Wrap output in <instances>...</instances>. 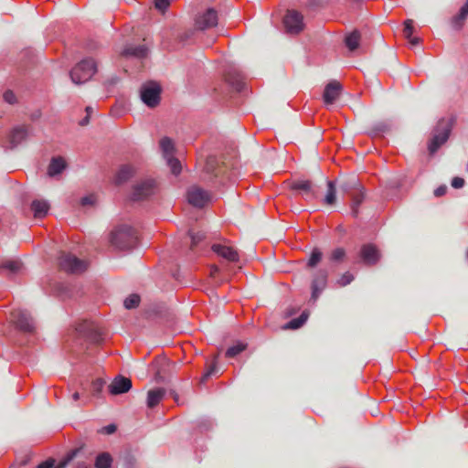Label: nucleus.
Segmentation results:
<instances>
[{"mask_svg":"<svg viewBox=\"0 0 468 468\" xmlns=\"http://www.w3.org/2000/svg\"><path fill=\"white\" fill-rule=\"evenodd\" d=\"M0 268L8 271L11 274H16L23 269V264L20 261H5L1 263Z\"/></svg>","mask_w":468,"mask_h":468,"instance_id":"c756f323","label":"nucleus"},{"mask_svg":"<svg viewBox=\"0 0 468 468\" xmlns=\"http://www.w3.org/2000/svg\"><path fill=\"white\" fill-rule=\"evenodd\" d=\"M187 200L196 207H203L210 200V195L203 188L193 186L187 191Z\"/></svg>","mask_w":468,"mask_h":468,"instance_id":"9d476101","label":"nucleus"},{"mask_svg":"<svg viewBox=\"0 0 468 468\" xmlns=\"http://www.w3.org/2000/svg\"><path fill=\"white\" fill-rule=\"evenodd\" d=\"M85 112H86V113H87L89 116H90V115H91V113L93 112V109H92L90 106H88V107H86Z\"/></svg>","mask_w":468,"mask_h":468,"instance_id":"6e6d98bb","label":"nucleus"},{"mask_svg":"<svg viewBox=\"0 0 468 468\" xmlns=\"http://www.w3.org/2000/svg\"><path fill=\"white\" fill-rule=\"evenodd\" d=\"M413 32H414V21L412 19L405 20L403 35L412 46H416L420 42V38L417 37H412Z\"/></svg>","mask_w":468,"mask_h":468,"instance_id":"393cba45","label":"nucleus"},{"mask_svg":"<svg viewBox=\"0 0 468 468\" xmlns=\"http://www.w3.org/2000/svg\"><path fill=\"white\" fill-rule=\"evenodd\" d=\"M247 347L246 344L243 343H238L230 347H229L226 351V356L227 357H235L237 355L244 351Z\"/></svg>","mask_w":468,"mask_h":468,"instance_id":"c9c22d12","label":"nucleus"},{"mask_svg":"<svg viewBox=\"0 0 468 468\" xmlns=\"http://www.w3.org/2000/svg\"><path fill=\"white\" fill-rule=\"evenodd\" d=\"M456 123V117L450 115L440 119L434 127L429 146H441L444 144Z\"/></svg>","mask_w":468,"mask_h":468,"instance_id":"f03ea898","label":"nucleus"},{"mask_svg":"<svg viewBox=\"0 0 468 468\" xmlns=\"http://www.w3.org/2000/svg\"><path fill=\"white\" fill-rule=\"evenodd\" d=\"M161 91V86L157 82L148 81L141 86L140 97L149 108H155L160 103Z\"/></svg>","mask_w":468,"mask_h":468,"instance_id":"20e7f679","label":"nucleus"},{"mask_svg":"<svg viewBox=\"0 0 468 468\" xmlns=\"http://www.w3.org/2000/svg\"><path fill=\"white\" fill-rule=\"evenodd\" d=\"M286 31L291 34H298L303 29V16L295 10H289L283 18Z\"/></svg>","mask_w":468,"mask_h":468,"instance_id":"423d86ee","label":"nucleus"},{"mask_svg":"<svg viewBox=\"0 0 468 468\" xmlns=\"http://www.w3.org/2000/svg\"><path fill=\"white\" fill-rule=\"evenodd\" d=\"M12 319L16 328L24 333H33L35 324L28 313L22 310H16L12 313Z\"/></svg>","mask_w":468,"mask_h":468,"instance_id":"0eeeda50","label":"nucleus"},{"mask_svg":"<svg viewBox=\"0 0 468 468\" xmlns=\"http://www.w3.org/2000/svg\"><path fill=\"white\" fill-rule=\"evenodd\" d=\"M104 380L97 378L92 382V390L94 393H100L104 386Z\"/></svg>","mask_w":468,"mask_h":468,"instance_id":"a18cd8bd","label":"nucleus"},{"mask_svg":"<svg viewBox=\"0 0 468 468\" xmlns=\"http://www.w3.org/2000/svg\"><path fill=\"white\" fill-rule=\"evenodd\" d=\"M110 241L118 250H131L137 244V232L128 225H122L111 233Z\"/></svg>","mask_w":468,"mask_h":468,"instance_id":"f257e3e1","label":"nucleus"},{"mask_svg":"<svg viewBox=\"0 0 468 468\" xmlns=\"http://www.w3.org/2000/svg\"><path fill=\"white\" fill-rule=\"evenodd\" d=\"M380 252L376 245L367 243L362 245L359 251V257L367 265H375L380 260Z\"/></svg>","mask_w":468,"mask_h":468,"instance_id":"9b49d317","label":"nucleus"},{"mask_svg":"<svg viewBox=\"0 0 468 468\" xmlns=\"http://www.w3.org/2000/svg\"><path fill=\"white\" fill-rule=\"evenodd\" d=\"M292 190L302 192L306 200H312L317 197V193L314 189V185L310 180H298L294 181L292 186Z\"/></svg>","mask_w":468,"mask_h":468,"instance_id":"4468645a","label":"nucleus"},{"mask_svg":"<svg viewBox=\"0 0 468 468\" xmlns=\"http://www.w3.org/2000/svg\"><path fill=\"white\" fill-rule=\"evenodd\" d=\"M218 371L216 365H211L208 369L204 373V375L201 378V381L205 382L208 378H210L212 375H214Z\"/></svg>","mask_w":468,"mask_h":468,"instance_id":"c03bdc74","label":"nucleus"},{"mask_svg":"<svg viewBox=\"0 0 468 468\" xmlns=\"http://www.w3.org/2000/svg\"><path fill=\"white\" fill-rule=\"evenodd\" d=\"M140 296L138 294H131L124 300V307L126 309H133L139 305Z\"/></svg>","mask_w":468,"mask_h":468,"instance_id":"4c0bfd02","label":"nucleus"},{"mask_svg":"<svg viewBox=\"0 0 468 468\" xmlns=\"http://www.w3.org/2000/svg\"><path fill=\"white\" fill-rule=\"evenodd\" d=\"M156 183L153 179H146L133 186L132 193V199L134 201H140L147 198L154 193Z\"/></svg>","mask_w":468,"mask_h":468,"instance_id":"1a4fd4ad","label":"nucleus"},{"mask_svg":"<svg viewBox=\"0 0 468 468\" xmlns=\"http://www.w3.org/2000/svg\"><path fill=\"white\" fill-rule=\"evenodd\" d=\"M49 204L48 201L43 199L34 200L31 204V209L34 213V217L37 218H42L46 217L49 210Z\"/></svg>","mask_w":468,"mask_h":468,"instance_id":"b1692460","label":"nucleus"},{"mask_svg":"<svg viewBox=\"0 0 468 468\" xmlns=\"http://www.w3.org/2000/svg\"><path fill=\"white\" fill-rule=\"evenodd\" d=\"M329 1L330 0H310L308 5L311 7H321L327 5Z\"/></svg>","mask_w":468,"mask_h":468,"instance_id":"49530a36","label":"nucleus"},{"mask_svg":"<svg viewBox=\"0 0 468 468\" xmlns=\"http://www.w3.org/2000/svg\"><path fill=\"white\" fill-rule=\"evenodd\" d=\"M218 21V12L214 8H207L196 17L195 26L199 30H206L216 27Z\"/></svg>","mask_w":468,"mask_h":468,"instance_id":"6e6552de","label":"nucleus"},{"mask_svg":"<svg viewBox=\"0 0 468 468\" xmlns=\"http://www.w3.org/2000/svg\"><path fill=\"white\" fill-rule=\"evenodd\" d=\"M361 35L358 30H354L350 34H348L345 38V43L346 48L350 51H355L357 49L360 44Z\"/></svg>","mask_w":468,"mask_h":468,"instance_id":"bb28decb","label":"nucleus"},{"mask_svg":"<svg viewBox=\"0 0 468 468\" xmlns=\"http://www.w3.org/2000/svg\"><path fill=\"white\" fill-rule=\"evenodd\" d=\"M226 80L230 83L235 90L240 91L244 86V83L240 76L236 72H229L226 75Z\"/></svg>","mask_w":468,"mask_h":468,"instance_id":"2f4dec72","label":"nucleus"},{"mask_svg":"<svg viewBox=\"0 0 468 468\" xmlns=\"http://www.w3.org/2000/svg\"><path fill=\"white\" fill-rule=\"evenodd\" d=\"M327 271L320 270L316 272L312 282V299L316 301L321 292L325 288L327 283Z\"/></svg>","mask_w":468,"mask_h":468,"instance_id":"2eb2a0df","label":"nucleus"},{"mask_svg":"<svg viewBox=\"0 0 468 468\" xmlns=\"http://www.w3.org/2000/svg\"><path fill=\"white\" fill-rule=\"evenodd\" d=\"M354 275L351 272L346 271L336 281V284L340 287H345L350 284L354 281Z\"/></svg>","mask_w":468,"mask_h":468,"instance_id":"58836bf2","label":"nucleus"},{"mask_svg":"<svg viewBox=\"0 0 468 468\" xmlns=\"http://www.w3.org/2000/svg\"><path fill=\"white\" fill-rule=\"evenodd\" d=\"M218 271V268L214 266L211 268V275L214 276Z\"/></svg>","mask_w":468,"mask_h":468,"instance_id":"4d7b16f0","label":"nucleus"},{"mask_svg":"<svg viewBox=\"0 0 468 468\" xmlns=\"http://www.w3.org/2000/svg\"><path fill=\"white\" fill-rule=\"evenodd\" d=\"M112 459L108 452L100 453L95 460L96 468H111Z\"/></svg>","mask_w":468,"mask_h":468,"instance_id":"7c9ffc66","label":"nucleus"},{"mask_svg":"<svg viewBox=\"0 0 468 468\" xmlns=\"http://www.w3.org/2000/svg\"><path fill=\"white\" fill-rule=\"evenodd\" d=\"M122 56L144 58L147 55V48L144 46H129L122 51Z\"/></svg>","mask_w":468,"mask_h":468,"instance_id":"cd10ccee","label":"nucleus"},{"mask_svg":"<svg viewBox=\"0 0 468 468\" xmlns=\"http://www.w3.org/2000/svg\"><path fill=\"white\" fill-rule=\"evenodd\" d=\"M308 314L303 312L299 317L292 319L286 325V329H298L300 328L307 320Z\"/></svg>","mask_w":468,"mask_h":468,"instance_id":"473e14b6","label":"nucleus"},{"mask_svg":"<svg viewBox=\"0 0 468 468\" xmlns=\"http://www.w3.org/2000/svg\"><path fill=\"white\" fill-rule=\"evenodd\" d=\"M135 173L134 168L130 165H123L120 167L119 171L117 172L114 183L116 185H122L128 181Z\"/></svg>","mask_w":468,"mask_h":468,"instance_id":"4be33fe9","label":"nucleus"},{"mask_svg":"<svg viewBox=\"0 0 468 468\" xmlns=\"http://www.w3.org/2000/svg\"><path fill=\"white\" fill-rule=\"evenodd\" d=\"M223 165L224 162L221 159L209 154L205 160L203 171L210 177H216L222 173Z\"/></svg>","mask_w":468,"mask_h":468,"instance_id":"f8f14e48","label":"nucleus"},{"mask_svg":"<svg viewBox=\"0 0 468 468\" xmlns=\"http://www.w3.org/2000/svg\"><path fill=\"white\" fill-rule=\"evenodd\" d=\"M94 202H95V197L93 195L84 197L80 199V204L82 206L92 205Z\"/></svg>","mask_w":468,"mask_h":468,"instance_id":"09e8293b","label":"nucleus"},{"mask_svg":"<svg viewBox=\"0 0 468 468\" xmlns=\"http://www.w3.org/2000/svg\"><path fill=\"white\" fill-rule=\"evenodd\" d=\"M446 189H447L446 186H440L437 189H435L434 195L436 197H441L446 193Z\"/></svg>","mask_w":468,"mask_h":468,"instance_id":"603ef678","label":"nucleus"},{"mask_svg":"<svg viewBox=\"0 0 468 468\" xmlns=\"http://www.w3.org/2000/svg\"><path fill=\"white\" fill-rule=\"evenodd\" d=\"M346 250L344 248H336L333 250L329 255V261L333 262H342L346 259Z\"/></svg>","mask_w":468,"mask_h":468,"instance_id":"72a5a7b5","label":"nucleus"},{"mask_svg":"<svg viewBox=\"0 0 468 468\" xmlns=\"http://www.w3.org/2000/svg\"><path fill=\"white\" fill-rule=\"evenodd\" d=\"M322 257H323V253L321 252L320 250L318 249H314L311 255H310V258L308 260V267H311V268H314L322 260Z\"/></svg>","mask_w":468,"mask_h":468,"instance_id":"e433bc0d","label":"nucleus"},{"mask_svg":"<svg viewBox=\"0 0 468 468\" xmlns=\"http://www.w3.org/2000/svg\"><path fill=\"white\" fill-rule=\"evenodd\" d=\"M133 387L132 380L123 376H117L109 385V392L112 395H119L128 392Z\"/></svg>","mask_w":468,"mask_h":468,"instance_id":"ddd939ff","label":"nucleus"},{"mask_svg":"<svg viewBox=\"0 0 468 468\" xmlns=\"http://www.w3.org/2000/svg\"><path fill=\"white\" fill-rule=\"evenodd\" d=\"M189 236L191 238V250L205 239V234L203 232H189Z\"/></svg>","mask_w":468,"mask_h":468,"instance_id":"ea45409f","label":"nucleus"},{"mask_svg":"<svg viewBox=\"0 0 468 468\" xmlns=\"http://www.w3.org/2000/svg\"><path fill=\"white\" fill-rule=\"evenodd\" d=\"M96 71V62L92 58H85L70 70L69 76L73 83L80 85L90 80Z\"/></svg>","mask_w":468,"mask_h":468,"instance_id":"7ed1b4c3","label":"nucleus"},{"mask_svg":"<svg viewBox=\"0 0 468 468\" xmlns=\"http://www.w3.org/2000/svg\"><path fill=\"white\" fill-rule=\"evenodd\" d=\"M75 468H90V464L84 461H78Z\"/></svg>","mask_w":468,"mask_h":468,"instance_id":"5fc2aeb1","label":"nucleus"},{"mask_svg":"<svg viewBox=\"0 0 468 468\" xmlns=\"http://www.w3.org/2000/svg\"><path fill=\"white\" fill-rule=\"evenodd\" d=\"M163 157L166 161L167 165L170 167L171 173L175 176L180 174L182 170V165L180 161L175 157L176 148H162Z\"/></svg>","mask_w":468,"mask_h":468,"instance_id":"6ab92c4d","label":"nucleus"},{"mask_svg":"<svg viewBox=\"0 0 468 468\" xmlns=\"http://www.w3.org/2000/svg\"><path fill=\"white\" fill-rule=\"evenodd\" d=\"M4 100L9 104H15L16 102V97L12 90H6L4 95Z\"/></svg>","mask_w":468,"mask_h":468,"instance_id":"37998d69","label":"nucleus"},{"mask_svg":"<svg viewBox=\"0 0 468 468\" xmlns=\"http://www.w3.org/2000/svg\"><path fill=\"white\" fill-rule=\"evenodd\" d=\"M175 143L170 137H163L159 142V146L166 147V146H174Z\"/></svg>","mask_w":468,"mask_h":468,"instance_id":"8fccbe9b","label":"nucleus"},{"mask_svg":"<svg viewBox=\"0 0 468 468\" xmlns=\"http://www.w3.org/2000/svg\"><path fill=\"white\" fill-rule=\"evenodd\" d=\"M212 250L229 261L234 262L239 261V253L233 247L222 244H214L212 246Z\"/></svg>","mask_w":468,"mask_h":468,"instance_id":"aec40b11","label":"nucleus"},{"mask_svg":"<svg viewBox=\"0 0 468 468\" xmlns=\"http://www.w3.org/2000/svg\"><path fill=\"white\" fill-rule=\"evenodd\" d=\"M66 167L67 162L63 157H53L48 167V175L49 176H55L61 174Z\"/></svg>","mask_w":468,"mask_h":468,"instance_id":"412c9836","label":"nucleus"},{"mask_svg":"<svg viewBox=\"0 0 468 468\" xmlns=\"http://www.w3.org/2000/svg\"><path fill=\"white\" fill-rule=\"evenodd\" d=\"M464 186V180L462 177L455 176L452 180V186L453 188H462Z\"/></svg>","mask_w":468,"mask_h":468,"instance_id":"de8ad7c7","label":"nucleus"},{"mask_svg":"<svg viewBox=\"0 0 468 468\" xmlns=\"http://www.w3.org/2000/svg\"><path fill=\"white\" fill-rule=\"evenodd\" d=\"M430 149H431V155H432V154H435V152H436V150H437L438 148L432 147V148H430Z\"/></svg>","mask_w":468,"mask_h":468,"instance_id":"bf43d9fd","label":"nucleus"},{"mask_svg":"<svg viewBox=\"0 0 468 468\" xmlns=\"http://www.w3.org/2000/svg\"><path fill=\"white\" fill-rule=\"evenodd\" d=\"M84 451V447H80L71 452H69L64 460L59 462V463L55 466V460L54 459H48L43 463H41L37 468H65L72 460H74L76 457L80 455Z\"/></svg>","mask_w":468,"mask_h":468,"instance_id":"dca6fc26","label":"nucleus"},{"mask_svg":"<svg viewBox=\"0 0 468 468\" xmlns=\"http://www.w3.org/2000/svg\"><path fill=\"white\" fill-rule=\"evenodd\" d=\"M170 5V0H154V6L157 10L164 13Z\"/></svg>","mask_w":468,"mask_h":468,"instance_id":"79ce46f5","label":"nucleus"},{"mask_svg":"<svg viewBox=\"0 0 468 468\" xmlns=\"http://www.w3.org/2000/svg\"><path fill=\"white\" fill-rule=\"evenodd\" d=\"M79 398H80V394H79V392H74V393H73V395H72V399H73L74 400H78V399H79Z\"/></svg>","mask_w":468,"mask_h":468,"instance_id":"13d9d810","label":"nucleus"},{"mask_svg":"<svg viewBox=\"0 0 468 468\" xmlns=\"http://www.w3.org/2000/svg\"><path fill=\"white\" fill-rule=\"evenodd\" d=\"M59 268L72 274H79L87 269V262L71 253L62 252L58 258Z\"/></svg>","mask_w":468,"mask_h":468,"instance_id":"39448f33","label":"nucleus"},{"mask_svg":"<svg viewBox=\"0 0 468 468\" xmlns=\"http://www.w3.org/2000/svg\"><path fill=\"white\" fill-rule=\"evenodd\" d=\"M392 128V124L390 122L388 121H382V122H377L371 132H370V134L372 136H378V135H382L388 132H389Z\"/></svg>","mask_w":468,"mask_h":468,"instance_id":"c85d7f7f","label":"nucleus"},{"mask_svg":"<svg viewBox=\"0 0 468 468\" xmlns=\"http://www.w3.org/2000/svg\"><path fill=\"white\" fill-rule=\"evenodd\" d=\"M116 431V426L114 424H110L102 428L101 431L106 434H112Z\"/></svg>","mask_w":468,"mask_h":468,"instance_id":"3c124183","label":"nucleus"},{"mask_svg":"<svg viewBox=\"0 0 468 468\" xmlns=\"http://www.w3.org/2000/svg\"><path fill=\"white\" fill-rule=\"evenodd\" d=\"M364 199L363 194H357L353 197V203H352V213L354 216H356L358 213V207L362 203Z\"/></svg>","mask_w":468,"mask_h":468,"instance_id":"a19ab883","label":"nucleus"},{"mask_svg":"<svg viewBox=\"0 0 468 468\" xmlns=\"http://www.w3.org/2000/svg\"><path fill=\"white\" fill-rule=\"evenodd\" d=\"M31 130L29 126L26 125L14 128L9 134L10 143L14 145L23 144L31 135Z\"/></svg>","mask_w":468,"mask_h":468,"instance_id":"a211bd4d","label":"nucleus"},{"mask_svg":"<svg viewBox=\"0 0 468 468\" xmlns=\"http://www.w3.org/2000/svg\"><path fill=\"white\" fill-rule=\"evenodd\" d=\"M468 16V0H466L465 4L461 7L460 12L456 15L452 20V27L459 30L463 27L466 17Z\"/></svg>","mask_w":468,"mask_h":468,"instance_id":"a878e982","label":"nucleus"},{"mask_svg":"<svg viewBox=\"0 0 468 468\" xmlns=\"http://www.w3.org/2000/svg\"><path fill=\"white\" fill-rule=\"evenodd\" d=\"M90 116H89V115L86 113V116H85L83 119H81V120L80 121L79 124H80V126H85V125H87V124L90 122Z\"/></svg>","mask_w":468,"mask_h":468,"instance_id":"864d4df0","label":"nucleus"},{"mask_svg":"<svg viewBox=\"0 0 468 468\" xmlns=\"http://www.w3.org/2000/svg\"><path fill=\"white\" fill-rule=\"evenodd\" d=\"M342 85L336 81H330L324 88L323 99L325 104H333L339 97Z\"/></svg>","mask_w":468,"mask_h":468,"instance_id":"f3484780","label":"nucleus"},{"mask_svg":"<svg viewBox=\"0 0 468 468\" xmlns=\"http://www.w3.org/2000/svg\"><path fill=\"white\" fill-rule=\"evenodd\" d=\"M327 187L328 188H327V193H326V196H325V198H324V202L327 205H334L335 202V199H336L335 186L334 182L328 181L327 182Z\"/></svg>","mask_w":468,"mask_h":468,"instance_id":"f704fd0d","label":"nucleus"},{"mask_svg":"<svg viewBox=\"0 0 468 468\" xmlns=\"http://www.w3.org/2000/svg\"><path fill=\"white\" fill-rule=\"evenodd\" d=\"M165 389L163 388L150 389L147 393L146 404L148 408H154L164 399Z\"/></svg>","mask_w":468,"mask_h":468,"instance_id":"5701e85b","label":"nucleus"}]
</instances>
